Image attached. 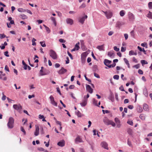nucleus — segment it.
<instances>
[{"label": "nucleus", "mask_w": 152, "mask_h": 152, "mask_svg": "<svg viewBox=\"0 0 152 152\" xmlns=\"http://www.w3.org/2000/svg\"><path fill=\"white\" fill-rule=\"evenodd\" d=\"M103 121L106 125H111L113 127H115V124L114 122L111 120L108 119L106 118H105L103 119Z\"/></svg>", "instance_id": "obj_1"}, {"label": "nucleus", "mask_w": 152, "mask_h": 152, "mask_svg": "<svg viewBox=\"0 0 152 152\" xmlns=\"http://www.w3.org/2000/svg\"><path fill=\"white\" fill-rule=\"evenodd\" d=\"M50 57L54 60H56L58 58V56L56 53L53 50H50L49 52Z\"/></svg>", "instance_id": "obj_2"}, {"label": "nucleus", "mask_w": 152, "mask_h": 152, "mask_svg": "<svg viewBox=\"0 0 152 152\" xmlns=\"http://www.w3.org/2000/svg\"><path fill=\"white\" fill-rule=\"evenodd\" d=\"M14 120L13 118L10 117L9 119L8 122L7 124L8 127L10 129H12L13 127Z\"/></svg>", "instance_id": "obj_3"}, {"label": "nucleus", "mask_w": 152, "mask_h": 152, "mask_svg": "<svg viewBox=\"0 0 152 152\" xmlns=\"http://www.w3.org/2000/svg\"><path fill=\"white\" fill-rule=\"evenodd\" d=\"M102 12L105 14L107 19L110 18L113 16V13L110 10H108L106 11H102Z\"/></svg>", "instance_id": "obj_4"}, {"label": "nucleus", "mask_w": 152, "mask_h": 152, "mask_svg": "<svg viewBox=\"0 0 152 152\" xmlns=\"http://www.w3.org/2000/svg\"><path fill=\"white\" fill-rule=\"evenodd\" d=\"M49 98L50 99L51 103L53 105L55 106H57V103L56 102L54 99V98L51 95Z\"/></svg>", "instance_id": "obj_5"}, {"label": "nucleus", "mask_w": 152, "mask_h": 152, "mask_svg": "<svg viewBox=\"0 0 152 152\" xmlns=\"http://www.w3.org/2000/svg\"><path fill=\"white\" fill-rule=\"evenodd\" d=\"M13 108L15 110H17L19 112H20L22 108V106L20 104L18 105L14 104L13 105Z\"/></svg>", "instance_id": "obj_6"}, {"label": "nucleus", "mask_w": 152, "mask_h": 152, "mask_svg": "<svg viewBox=\"0 0 152 152\" xmlns=\"http://www.w3.org/2000/svg\"><path fill=\"white\" fill-rule=\"evenodd\" d=\"M83 141L80 137L77 135L75 140V142L76 144H78L79 143L83 142Z\"/></svg>", "instance_id": "obj_7"}, {"label": "nucleus", "mask_w": 152, "mask_h": 152, "mask_svg": "<svg viewBox=\"0 0 152 152\" xmlns=\"http://www.w3.org/2000/svg\"><path fill=\"white\" fill-rule=\"evenodd\" d=\"M101 145L102 147L108 150V144L107 143L105 142H101Z\"/></svg>", "instance_id": "obj_8"}, {"label": "nucleus", "mask_w": 152, "mask_h": 152, "mask_svg": "<svg viewBox=\"0 0 152 152\" xmlns=\"http://www.w3.org/2000/svg\"><path fill=\"white\" fill-rule=\"evenodd\" d=\"M67 71L66 69L63 67H62L61 69L59 70L58 72L59 74H63Z\"/></svg>", "instance_id": "obj_9"}, {"label": "nucleus", "mask_w": 152, "mask_h": 152, "mask_svg": "<svg viewBox=\"0 0 152 152\" xmlns=\"http://www.w3.org/2000/svg\"><path fill=\"white\" fill-rule=\"evenodd\" d=\"M88 17V16L87 15H86L84 17L80 18L79 20V22L81 23V24H83L86 19Z\"/></svg>", "instance_id": "obj_10"}, {"label": "nucleus", "mask_w": 152, "mask_h": 152, "mask_svg": "<svg viewBox=\"0 0 152 152\" xmlns=\"http://www.w3.org/2000/svg\"><path fill=\"white\" fill-rule=\"evenodd\" d=\"M86 89L87 91L90 93L91 94L93 93V90L89 85H86Z\"/></svg>", "instance_id": "obj_11"}, {"label": "nucleus", "mask_w": 152, "mask_h": 152, "mask_svg": "<svg viewBox=\"0 0 152 152\" xmlns=\"http://www.w3.org/2000/svg\"><path fill=\"white\" fill-rule=\"evenodd\" d=\"M66 21L67 24H69L70 25H72L73 23V20L71 18H67L66 19Z\"/></svg>", "instance_id": "obj_12"}, {"label": "nucleus", "mask_w": 152, "mask_h": 152, "mask_svg": "<svg viewBox=\"0 0 152 152\" xmlns=\"http://www.w3.org/2000/svg\"><path fill=\"white\" fill-rule=\"evenodd\" d=\"M111 62L112 61H111L107 59H105L104 61V64L107 67L110 65L109 64L111 63Z\"/></svg>", "instance_id": "obj_13"}, {"label": "nucleus", "mask_w": 152, "mask_h": 152, "mask_svg": "<svg viewBox=\"0 0 152 152\" xmlns=\"http://www.w3.org/2000/svg\"><path fill=\"white\" fill-rule=\"evenodd\" d=\"M57 145L61 147H63L65 145L64 140H62L61 141L57 143Z\"/></svg>", "instance_id": "obj_14"}, {"label": "nucleus", "mask_w": 152, "mask_h": 152, "mask_svg": "<svg viewBox=\"0 0 152 152\" xmlns=\"http://www.w3.org/2000/svg\"><path fill=\"white\" fill-rule=\"evenodd\" d=\"M87 100L85 97L83 100L82 102L80 103L82 107L85 106L87 104Z\"/></svg>", "instance_id": "obj_15"}, {"label": "nucleus", "mask_w": 152, "mask_h": 152, "mask_svg": "<svg viewBox=\"0 0 152 152\" xmlns=\"http://www.w3.org/2000/svg\"><path fill=\"white\" fill-rule=\"evenodd\" d=\"M129 19L130 21H132L134 19V15L131 13L129 12Z\"/></svg>", "instance_id": "obj_16"}, {"label": "nucleus", "mask_w": 152, "mask_h": 152, "mask_svg": "<svg viewBox=\"0 0 152 152\" xmlns=\"http://www.w3.org/2000/svg\"><path fill=\"white\" fill-rule=\"evenodd\" d=\"M113 51L109 52L107 53V55L111 58L115 56V54Z\"/></svg>", "instance_id": "obj_17"}, {"label": "nucleus", "mask_w": 152, "mask_h": 152, "mask_svg": "<svg viewBox=\"0 0 152 152\" xmlns=\"http://www.w3.org/2000/svg\"><path fill=\"white\" fill-rule=\"evenodd\" d=\"M39 129L38 126H36V130L34 133V134L35 136H38L39 134Z\"/></svg>", "instance_id": "obj_18"}, {"label": "nucleus", "mask_w": 152, "mask_h": 152, "mask_svg": "<svg viewBox=\"0 0 152 152\" xmlns=\"http://www.w3.org/2000/svg\"><path fill=\"white\" fill-rule=\"evenodd\" d=\"M86 56H85V54L83 53L81 55V60L82 62L83 63H84L86 61Z\"/></svg>", "instance_id": "obj_19"}, {"label": "nucleus", "mask_w": 152, "mask_h": 152, "mask_svg": "<svg viewBox=\"0 0 152 152\" xmlns=\"http://www.w3.org/2000/svg\"><path fill=\"white\" fill-rule=\"evenodd\" d=\"M143 109L146 111H148L149 110L148 105L145 103L143 105Z\"/></svg>", "instance_id": "obj_20"}, {"label": "nucleus", "mask_w": 152, "mask_h": 152, "mask_svg": "<svg viewBox=\"0 0 152 152\" xmlns=\"http://www.w3.org/2000/svg\"><path fill=\"white\" fill-rule=\"evenodd\" d=\"M129 55L130 56L132 55H137V53L136 51H134L132 50H131L129 51Z\"/></svg>", "instance_id": "obj_21"}, {"label": "nucleus", "mask_w": 152, "mask_h": 152, "mask_svg": "<svg viewBox=\"0 0 152 152\" xmlns=\"http://www.w3.org/2000/svg\"><path fill=\"white\" fill-rule=\"evenodd\" d=\"M5 75V74L4 73L2 74L1 75L0 74V79H3L4 80H7V78L6 77H3Z\"/></svg>", "instance_id": "obj_22"}, {"label": "nucleus", "mask_w": 152, "mask_h": 152, "mask_svg": "<svg viewBox=\"0 0 152 152\" xmlns=\"http://www.w3.org/2000/svg\"><path fill=\"white\" fill-rule=\"evenodd\" d=\"M20 18H22L23 19H26L28 18V17L24 14H21L19 16Z\"/></svg>", "instance_id": "obj_23"}, {"label": "nucleus", "mask_w": 152, "mask_h": 152, "mask_svg": "<svg viewBox=\"0 0 152 152\" xmlns=\"http://www.w3.org/2000/svg\"><path fill=\"white\" fill-rule=\"evenodd\" d=\"M80 43L79 42H78L77 43L76 45L75 46V48L77 50H78L80 48Z\"/></svg>", "instance_id": "obj_24"}, {"label": "nucleus", "mask_w": 152, "mask_h": 152, "mask_svg": "<svg viewBox=\"0 0 152 152\" xmlns=\"http://www.w3.org/2000/svg\"><path fill=\"white\" fill-rule=\"evenodd\" d=\"M143 111L142 108L139 105L137 107V111L139 113H141Z\"/></svg>", "instance_id": "obj_25"}, {"label": "nucleus", "mask_w": 152, "mask_h": 152, "mask_svg": "<svg viewBox=\"0 0 152 152\" xmlns=\"http://www.w3.org/2000/svg\"><path fill=\"white\" fill-rule=\"evenodd\" d=\"M137 48L140 51H143L145 54H146V51L145 50L144 48L142 49L141 47H140L139 46L137 47Z\"/></svg>", "instance_id": "obj_26"}, {"label": "nucleus", "mask_w": 152, "mask_h": 152, "mask_svg": "<svg viewBox=\"0 0 152 152\" xmlns=\"http://www.w3.org/2000/svg\"><path fill=\"white\" fill-rule=\"evenodd\" d=\"M97 48L99 50H104L103 45H101L100 46H98L97 47Z\"/></svg>", "instance_id": "obj_27"}, {"label": "nucleus", "mask_w": 152, "mask_h": 152, "mask_svg": "<svg viewBox=\"0 0 152 152\" xmlns=\"http://www.w3.org/2000/svg\"><path fill=\"white\" fill-rule=\"evenodd\" d=\"M127 132L130 135H132L133 134L132 130L130 128H128L127 129Z\"/></svg>", "instance_id": "obj_28"}, {"label": "nucleus", "mask_w": 152, "mask_h": 152, "mask_svg": "<svg viewBox=\"0 0 152 152\" xmlns=\"http://www.w3.org/2000/svg\"><path fill=\"white\" fill-rule=\"evenodd\" d=\"M22 63L23 65L24 66V69L25 70H26L27 69V65L26 64L24 60H23L22 61Z\"/></svg>", "instance_id": "obj_29"}, {"label": "nucleus", "mask_w": 152, "mask_h": 152, "mask_svg": "<svg viewBox=\"0 0 152 152\" xmlns=\"http://www.w3.org/2000/svg\"><path fill=\"white\" fill-rule=\"evenodd\" d=\"M147 17L149 18L152 19V13L150 11H149L148 14L147 15Z\"/></svg>", "instance_id": "obj_30"}, {"label": "nucleus", "mask_w": 152, "mask_h": 152, "mask_svg": "<svg viewBox=\"0 0 152 152\" xmlns=\"http://www.w3.org/2000/svg\"><path fill=\"white\" fill-rule=\"evenodd\" d=\"M75 113L78 117H82L81 113L79 111H78L77 112H76Z\"/></svg>", "instance_id": "obj_31"}, {"label": "nucleus", "mask_w": 152, "mask_h": 152, "mask_svg": "<svg viewBox=\"0 0 152 152\" xmlns=\"http://www.w3.org/2000/svg\"><path fill=\"white\" fill-rule=\"evenodd\" d=\"M143 94L146 97H148V91L147 89H145L144 90Z\"/></svg>", "instance_id": "obj_32"}, {"label": "nucleus", "mask_w": 152, "mask_h": 152, "mask_svg": "<svg viewBox=\"0 0 152 152\" xmlns=\"http://www.w3.org/2000/svg\"><path fill=\"white\" fill-rule=\"evenodd\" d=\"M18 10L20 12H23L26 11V10L22 8H19L18 9Z\"/></svg>", "instance_id": "obj_33"}, {"label": "nucleus", "mask_w": 152, "mask_h": 152, "mask_svg": "<svg viewBox=\"0 0 152 152\" xmlns=\"http://www.w3.org/2000/svg\"><path fill=\"white\" fill-rule=\"evenodd\" d=\"M121 25V23L119 21H118L116 23V27L119 28Z\"/></svg>", "instance_id": "obj_34"}, {"label": "nucleus", "mask_w": 152, "mask_h": 152, "mask_svg": "<svg viewBox=\"0 0 152 152\" xmlns=\"http://www.w3.org/2000/svg\"><path fill=\"white\" fill-rule=\"evenodd\" d=\"M141 63L142 64V65L145 64H147L148 63L147 61H146L145 60H142L141 61Z\"/></svg>", "instance_id": "obj_35"}, {"label": "nucleus", "mask_w": 152, "mask_h": 152, "mask_svg": "<svg viewBox=\"0 0 152 152\" xmlns=\"http://www.w3.org/2000/svg\"><path fill=\"white\" fill-rule=\"evenodd\" d=\"M40 43L41 44V45L43 47H45L46 46V45L45 44V42L44 41L40 42Z\"/></svg>", "instance_id": "obj_36"}, {"label": "nucleus", "mask_w": 152, "mask_h": 152, "mask_svg": "<svg viewBox=\"0 0 152 152\" xmlns=\"http://www.w3.org/2000/svg\"><path fill=\"white\" fill-rule=\"evenodd\" d=\"M36 41V39H35L34 38H33L32 40V45L33 46L36 45V43L35 42V41Z\"/></svg>", "instance_id": "obj_37"}, {"label": "nucleus", "mask_w": 152, "mask_h": 152, "mask_svg": "<svg viewBox=\"0 0 152 152\" xmlns=\"http://www.w3.org/2000/svg\"><path fill=\"white\" fill-rule=\"evenodd\" d=\"M120 15L121 17H123L125 15V12L124 10H121L120 12Z\"/></svg>", "instance_id": "obj_38"}, {"label": "nucleus", "mask_w": 152, "mask_h": 152, "mask_svg": "<svg viewBox=\"0 0 152 152\" xmlns=\"http://www.w3.org/2000/svg\"><path fill=\"white\" fill-rule=\"evenodd\" d=\"M20 130L21 131L23 132V134H24V135H26V131L25 130V129H24V128H23V127L22 126H21V127H20Z\"/></svg>", "instance_id": "obj_39"}, {"label": "nucleus", "mask_w": 152, "mask_h": 152, "mask_svg": "<svg viewBox=\"0 0 152 152\" xmlns=\"http://www.w3.org/2000/svg\"><path fill=\"white\" fill-rule=\"evenodd\" d=\"M93 103L94 104L96 105V106H98V104H97V101L96 100V99L94 98L93 99Z\"/></svg>", "instance_id": "obj_40"}, {"label": "nucleus", "mask_w": 152, "mask_h": 152, "mask_svg": "<svg viewBox=\"0 0 152 152\" xmlns=\"http://www.w3.org/2000/svg\"><path fill=\"white\" fill-rule=\"evenodd\" d=\"M148 7L149 9H152V2H150L148 3Z\"/></svg>", "instance_id": "obj_41"}, {"label": "nucleus", "mask_w": 152, "mask_h": 152, "mask_svg": "<svg viewBox=\"0 0 152 152\" xmlns=\"http://www.w3.org/2000/svg\"><path fill=\"white\" fill-rule=\"evenodd\" d=\"M140 118L143 120L145 119V117L143 114H141L140 115Z\"/></svg>", "instance_id": "obj_42"}, {"label": "nucleus", "mask_w": 152, "mask_h": 152, "mask_svg": "<svg viewBox=\"0 0 152 152\" xmlns=\"http://www.w3.org/2000/svg\"><path fill=\"white\" fill-rule=\"evenodd\" d=\"M119 76L118 75H115L113 76V78L114 79L118 80L119 78Z\"/></svg>", "instance_id": "obj_43"}, {"label": "nucleus", "mask_w": 152, "mask_h": 152, "mask_svg": "<svg viewBox=\"0 0 152 152\" xmlns=\"http://www.w3.org/2000/svg\"><path fill=\"white\" fill-rule=\"evenodd\" d=\"M133 67L136 68L137 69H139L140 68V64H138L134 65L133 66Z\"/></svg>", "instance_id": "obj_44"}, {"label": "nucleus", "mask_w": 152, "mask_h": 152, "mask_svg": "<svg viewBox=\"0 0 152 152\" xmlns=\"http://www.w3.org/2000/svg\"><path fill=\"white\" fill-rule=\"evenodd\" d=\"M40 74L41 75H46V74L43 72V70H40Z\"/></svg>", "instance_id": "obj_45"}, {"label": "nucleus", "mask_w": 152, "mask_h": 152, "mask_svg": "<svg viewBox=\"0 0 152 152\" xmlns=\"http://www.w3.org/2000/svg\"><path fill=\"white\" fill-rule=\"evenodd\" d=\"M102 111L103 112V113L104 114L106 113H110V111L109 110H102Z\"/></svg>", "instance_id": "obj_46"}, {"label": "nucleus", "mask_w": 152, "mask_h": 152, "mask_svg": "<svg viewBox=\"0 0 152 152\" xmlns=\"http://www.w3.org/2000/svg\"><path fill=\"white\" fill-rule=\"evenodd\" d=\"M51 20L54 23L55 25H56V21L55 20V18L52 17H51Z\"/></svg>", "instance_id": "obj_47"}, {"label": "nucleus", "mask_w": 152, "mask_h": 152, "mask_svg": "<svg viewBox=\"0 0 152 152\" xmlns=\"http://www.w3.org/2000/svg\"><path fill=\"white\" fill-rule=\"evenodd\" d=\"M116 65V64L115 63H114L112 64H111L108 66V67L109 68H110L111 67H114Z\"/></svg>", "instance_id": "obj_48"}, {"label": "nucleus", "mask_w": 152, "mask_h": 152, "mask_svg": "<svg viewBox=\"0 0 152 152\" xmlns=\"http://www.w3.org/2000/svg\"><path fill=\"white\" fill-rule=\"evenodd\" d=\"M130 34L131 36L133 38L134 37V31L132 30L130 32Z\"/></svg>", "instance_id": "obj_49"}, {"label": "nucleus", "mask_w": 152, "mask_h": 152, "mask_svg": "<svg viewBox=\"0 0 152 152\" xmlns=\"http://www.w3.org/2000/svg\"><path fill=\"white\" fill-rule=\"evenodd\" d=\"M115 122L117 124H120V121L119 119L117 118H115Z\"/></svg>", "instance_id": "obj_50"}, {"label": "nucleus", "mask_w": 152, "mask_h": 152, "mask_svg": "<svg viewBox=\"0 0 152 152\" xmlns=\"http://www.w3.org/2000/svg\"><path fill=\"white\" fill-rule=\"evenodd\" d=\"M119 89L121 91H125L124 87L123 86H121L119 88Z\"/></svg>", "instance_id": "obj_51"}, {"label": "nucleus", "mask_w": 152, "mask_h": 152, "mask_svg": "<svg viewBox=\"0 0 152 152\" xmlns=\"http://www.w3.org/2000/svg\"><path fill=\"white\" fill-rule=\"evenodd\" d=\"M67 54L69 56V57L70 58L72 59H73V58L72 57V55L69 52V51H67Z\"/></svg>", "instance_id": "obj_52"}, {"label": "nucleus", "mask_w": 152, "mask_h": 152, "mask_svg": "<svg viewBox=\"0 0 152 152\" xmlns=\"http://www.w3.org/2000/svg\"><path fill=\"white\" fill-rule=\"evenodd\" d=\"M113 49L115 50L117 52L119 50V48H117L116 46H114Z\"/></svg>", "instance_id": "obj_53"}, {"label": "nucleus", "mask_w": 152, "mask_h": 152, "mask_svg": "<svg viewBox=\"0 0 152 152\" xmlns=\"http://www.w3.org/2000/svg\"><path fill=\"white\" fill-rule=\"evenodd\" d=\"M59 42L62 43H65L66 42V40L62 39H59Z\"/></svg>", "instance_id": "obj_54"}, {"label": "nucleus", "mask_w": 152, "mask_h": 152, "mask_svg": "<svg viewBox=\"0 0 152 152\" xmlns=\"http://www.w3.org/2000/svg\"><path fill=\"white\" fill-rule=\"evenodd\" d=\"M124 62H125V63L126 64L129 63V61L127 60V59L126 58H124Z\"/></svg>", "instance_id": "obj_55"}, {"label": "nucleus", "mask_w": 152, "mask_h": 152, "mask_svg": "<svg viewBox=\"0 0 152 152\" xmlns=\"http://www.w3.org/2000/svg\"><path fill=\"white\" fill-rule=\"evenodd\" d=\"M94 75L95 77H96V78H99L100 77L99 76V75L96 73H94Z\"/></svg>", "instance_id": "obj_56"}, {"label": "nucleus", "mask_w": 152, "mask_h": 152, "mask_svg": "<svg viewBox=\"0 0 152 152\" xmlns=\"http://www.w3.org/2000/svg\"><path fill=\"white\" fill-rule=\"evenodd\" d=\"M40 133L41 134H44L45 132L43 131V129L42 127H41L40 129Z\"/></svg>", "instance_id": "obj_57"}, {"label": "nucleus", "mask_w": 152, "mask_h": 152, "mask_svg": "<svg viewBox=\"0 0 152 152\" xmlns=\"http://www.w3.org/2000/svg\"><path fill=\"white\" fill-rule=\"evenodd\" d=\"M127 144L129 146L131 147L132 146L131 142L129 141V139H128L127 141Z\"/></svg>", "instance_id": "obj_58"}, {"label": "nucleus", "mask_w": 152, "mask_h": 152, "mask_svg": "<svg viewBox=\"0 0 152 152\" xmlns=\"http://www.w3.org/2000/svg\"><path fill=\"white\" fill-rule=\"evenodd\" d=\"M46 31L48 33H49L50 32V30L48 27H47L45 28Z\"/></svg>", "instance_id": "obj_59"}, {"label": "nucleus", "mask_w": 152, "mask_h": 152, "mask_svg": "<svg viewBox=\"0 0 152 152\" xmlns=\"http://www.w3.org/2000/svg\"><path fill=\"white\" fill-rule=\"evenodd\" d=\"M6 37V36L4 34H0V38L3 39Z\"/></svg>", "instance_id": "obj_60"}, {"label": "nucleus", "mask_w": 152, "mask_h": 152, "mask_svg": "<svg viewBox=\"0 0 152 152\" xmlns=\"http://www.w3.org/2000/svg\"><path fill=\"white\" fill-rule=\"evenodd\" d=\"M127 123L129 124L132 126L133 125V123L132 121H128Z\"/></svg>", "instance_id": "obj_61"}, {"label": "nucleus", "mask_w": 152, "mask_h": 152, "mask_svg": "<svg viewBox=\"0 0 152 152\" xmlns=\"http://www.w3.org/2000/svg\"><path fill=\"white\" fill-rule=\"evenodd\" d=\"M138 73L140 75H142L143 74V71L141 69H139L138 70Z\"/></svg>", "instance_id": "obj_62"}, {"label": "nucleus", "mask_w": 152, "mask_h": 152, "mask_svg": "<svg viewBox=\"0 0 152 152\" xmlns=\"http://www.w3.org/2000/svg\"><path fill=\"white\" fill-rule=\"evenodd\" d=\"M124 36L125 37V39L126 40L127 39L128 37V34H124Z\"/></svg>", "instance_id": "obj_63"}, {"label": "nucleus", "mask_w": 152, "mask_h": 152, "mask_svg": "<svg viewBox=\"0 0 152 152\" xmlns=\"http://www.w3.org/2000/svg\"><path fill=\"white\" fill-rule=\"evenodd\" d=\"M8 52L7 51H6L4 53V55L5 56L7 57H9V55L8 54Z\"/></svg>", "instance_id": "obj_64"}]
</instances>
